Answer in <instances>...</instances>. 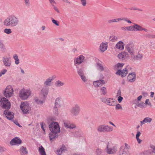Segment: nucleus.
Instances as JSON below:
<instances>
[{"instance_id":"obj_1","label":"nucleus","mask_w":155,"mask_h":155,"mask_svg":"<svg viewBox=\"0 0 155 155\" xmlns=\"http://www.w3.org/2000/svg\"><path fill=\"white\" fill-rule=\"evenodd\" d=\"M49 128L51 131L49 134V139L52 142L54 139L58 137V133L60 132V128L58 123L54 122H52L50 124Z\"/></svg>"},{"instance_id":"obj_2","label":"nucleus","mask_w":155,"mask_h":155,"mask_svg":"<svg viewBox=\"0 0 155 155\" xmlns=\"http://www.w3.org/2000/svg\"><path fill=\"white\" fill-rule=\"evenodd\" d=\"M19 23L18 18L14 15L8 16L3 21V25L5 26L14 27Z\"/></svg>"},{"instance_id":"obj_3","label":"nucleus","mask_w":155,"mask_h":155,"mask_svg":"<svg viewBox=\"0 0 155 155\" xmlns=\"http://www.w3.org/2000/svg\"><path fill=\"white\" fill-rule=\"evenodd\" d=\"M31 94L30 90L23 88L19 92L20 98L23 100H26L31 96Z\"/></svg>"},{"instance_id":"obj_4","label":"nucleus","mask_w":155,"mask_h":155,"mask_svg":"<svg viewBox=\"0 0 155 155\" xmlns=\"http://www.w3.org/2000/svg\"><path fill=\"white\" fill-rule=\"evenodd\" d=\"M97 130L99 133H108L112 131L113 128L106 124H101L97 126Z\"/></svg>"},{"instance_id":"obj_5","label":"nucleus","mask_w":155,"mask_h":155,"mask_svg":"<svg viewBox=\"0 0 155 155\" xmlns=\"http://www.w3.org/2000/svg\"><path fill=\"white\" fill-rule=\"evenodd\" d=\"M20 108L23 114H28L31 110V107L27 101L22 102Z\"/></svg>"},{"instance_id":"obj_6","label":"nucleus","mask_w":155,"mask_h":155,"mask_svg":"<svg viewBox=\"0 0 155 155\" xmlns=\"http://www.w3.org/2000/svg\"><path fill=\"white\" fill-rule=\"evenodd\" d=\"M0 105L3 108L9 109L11 107L10 102L6 98L0 94Z\"/></svg>"},{"instance_id":"obj_7","label":"nucleus","mask_w":155,"mask_h":155,"mask_svg":"<svg viewBox=\"0 0 155 155\" xmlns=\"http://www.w3.org/2000/svg\"><path fill=\"white\" fill-rule=\"evenodd\" d=\"M80 110V108L79 105L78 104H76L72 107L70 112L72 116L75 117L79 114Z\"/></svg>"},{"instance_id":"obj_8","label":"nucleus","mask_w":155,"mask_h":155,"mask_svg":"<svg viewBox=\"0 0 155 155\" xmlns=\"http://www.w3.org/2000/svg\"><path fill=\"white\" fill-rule=\"evenodd\" d=\"M102 101L107 105L110 106H114L116 102L115 99L111 98H104L102 99Z\"/></svg>"},{"instance_id":"obj_9","label":"nucleus","mask_w":155,"mask_h":155,"mask_svg":"<svg viewBox=\"0 0 155 155\" xmlns=\"http://www.w3.org/2000/svg\"><path fill=\"white\" fill-rule=\"evenodd\" d=\"M13 92V90L12 87L10 85L8 86L4 92V95L7 97H10Z\"/></svg>"},{"instance_id":"obj_10","label":"nucleus","mask_w":155,"mask_h":155,"mask_svg":"<svg viewBox=\"0 0 155 155\" xmlns=\"http://www.w3.org/2000/svg\"><path fill=\"white\" fill-rule=\"evenodd\" d=\"M105 150L107 153L108 154H114L117 151V149L116 147H110L109 142L107 143Z\"/></svg>"},{"instance_id":"obj_11","label":"nucleus","mask_w":155,"mask_h":155,"mask_svg":"<svg viewBox=\"0 0 155 155\" xmlns=\"http://www.w3.org/2000/svg\"><path fill=\"white\" fill-rule=\"evenodd\" d=\"M125 48L127 51H128L130 55H134L135 53L134 45L132 43H128L126 45Z\"/></svg>"},{"instance_id":"obj_12","label":"nucleus","mask_w":155,"mask_h":155,"mask_svg":"<svg viewBox=\"0 0 155 155\" xmlns=\"http://www.w3.org/2000/svg\"><path fill=\"white\" fill-rule=\"evenodd\" d=\"M85 57L83 55H81L75 58L74 60V65L76 64L79 65L84 61Z\"/></svg>"},{"instance_id":"obj_13","label":"nucleus","mask_w":155,"mask_h":155,"mask_svg":"<svg viewBox=\"0 0 155 155\" xmlns=\"http://www.w3.org/2000/svg\"><path fill=\"white\" fill-rule=\"evenodd\" d=\"M56 77L55 76H53L47 78L44 82V85L46 86L45 87L51 86L53 84L52 81Z\"/></svg>"},{"instance_id":"obj_14","label":"nucleus","mask_w":155,"mask_h":155,"mask_svg":"<svg viewBox=\"0 0 155 155\" xmlns=\"http://www.w3.org/2000/svg\"><path fill=\"white\" fill-rule=\"evenodd\" d=\"M127 66L126 68L123 69L122 71L120 70H118L116 73V74L119 75H121L122 77H125L126 76L127 73Z\"/></svg>"},{"instance_id":"obj_15","label":"nucleus","mask_w":155,"mask_h":155,"mask_svg":"<svg viewBox=\"0 0 155 155\" xmlns=\"http://www.w3.org/2000/svg\"><path fill=\"white\" fill-rule=\"evenodd\" d=\"M21 143V140L18 137L12 139L10 142V144L12 146L19 145Z\"/></svg>"},{"instance_id":"obj_16","label":"nucleus","mask_w":155,"mask_h":155,"mask_svg":"<svg viewBox=\"0 0 155 155\" xmlns=\"http://www.w3.org/2000/svg\"><path fill=\"white\" fill-rule=\"evenodd\" d=\"M7 118L9 120H12L14 118V113L8 110H5L3 112Z\"/></svg>"},{"instance_id":"obj_17","label":"nucleus","mask_w":155,"mask_h":155,"mask_svg":"<svg viewBox=\"0 0 155 155\" xmlns=\"http://www.w3.org/2000/svg\"><path fill=\"white\" fill-rule=\"evenodd\" d=\"M105 84V81L102 80H100L96 81H94L93 84L96 87H101L103 84Z\"/></svg>"},{"instance_id":"obj_18","label":"nucleus","mask_w":155,"mask_h":155,"mask_svg":"<svg viewBox=\"0 0 155 155\" xmlns=\"http://www.w3.org/2000/svg\"><path fill=\"white\" fill-rule=\"evenodd\" d=\"M3 62L6 67H9L11 64V61L10 58L4 57L3 58Z\"/></svg>"},{"instance_id":"obj_19","label":"nucleus","mask_w":155,"mask_h":155,"mask_svg":"<svg viewBox=\"0 0 155 155\" xmlns=\"http://www.w3.org/2000/svg\"><path fill=\"white\" fill-rule=\"evenodd\" d=\"M128 53L124 51L122 52L119 54L118 55V57L119 59L121 60H125L126 58L128 57Z\"/></svg>"},{"instance_id":"obj_20","label":"nucleus","mask_w":155,"mask_h":155,"mask_svg":"<svg viewBox=\"0 0 155 155\" xmlns=\"http://www.w3.org/2000/svg\"><path fill=\"white\" fill-rule=\"evenodd\" d=\"M19 151L20 155H27L28 153V151L26 147L24 146L20 147Z\"/></svg>"},{"instance_id":"obj_21","label":"nucleus","mask_w":155,"mask_h":155,"mask_svg":"<svg viewBox=\"0 0 155 155\" xmlns=\"http://www.w3.org/2000/svg\"><path fill=\"white\" fill-rule=\"evenodd\" d=\"M67 150L66 147L64 145H62L61 148L57 150L56 154L57 155H61L62 153Z\"/></svg>"},{"instance_id":"obj_22","label":"nucleus","mask_w":155,"mask_h":155,"mask_svg":"<svg viewBox=\"0 0 155 155\" xmlns=\"http://www.w3.org/2000/svg\"><path fill=\"white\" fill-rule=\"evenodd\" d=\"M48 92V89L46 87H43L41 90V93L45 99Z\"/></svg>"},{"instance_id":"obj_23","label":"nucleus","mask_w":155,"mask_h":155,"mask_svg":"<svg viewBox=\"0 0 155 155\" xmlns=\"http://www.w3.org/2000/svg\"><path fill=\"white\" fill-rule=\"evenodd\" d=\"M127 79L129 82H133L136 79V75L134 73L130 74L127 76Z\"/></svg>"},{"instance_id":"obj_24","label":"nucleus","mask_w":155,"mask_h":155,"mask_svg":"<svg viewBox=\"0 0 155 155\" xmlns=\"http://www.w3.org/2000/svg\"><path fill=\"white\" fill-rule=\"evenodd\" d=\"M107 43H102L100 45V49L102 52H104L107 49Z\"/></svg>"},{"instance_id":"obj_25","label":"nucleus","mask_w":155,"mask_h":155,"mask_svg":"<svg viewBox=\"0 0 155 155\" xmlns=\"http://www.w3.org/2000/svg\"><path fill=\"white\" fill-rule=\"evenodd\" d=\"M74 136L77 138H80L83 136V133L81 131H75L73 133Z\"/></svg>"},{"instance_id":"obj_26","label":"nucleus","mask_w":155,"mask_h":155,"mask_svg":"<svg viewBox=\"0 0 155 155\" xmlns=\"http://www.w3.org/2000/svg\"><path fill=\"white\" fill-rule=\"evenodd\" d=\"M152 120V119L151 118L146 117L144 118L143 120L140 121V126H142L143 124L147 123H150Z\"/></svg>"},{"instance_id":"obj_27","label":"nucleus","mask_w":155,"mask_h":155,"mask_svg":"<svg viewBox=\"0 0 155 155\" xmlns=\"http://www.w3.org/2000/svg\"><path fill=\"white\" fill-rule=\"evenodd\" d=\"M116 47L118 49L122 50L124 49V44L121 41H119L116 45Z\"/></svg>"},{"instance_id":"obj_28","label":"nucleus","mask_w":155,"mask_h":155,"mask_svg":"<svg viewBox=\"0 0 155 155\" xmlns=\"http://www.w3.org/2000/svg\"><path fill=\"white\" fill-rule=\"evenodd\" d=\"M64 85V82L59 80L56 81L55 83V85L57 87L63 86Z\"/></svg>"},{"instance_id":"obj_29","label":"nucleus","mask_w":155,"mask_h":155,"mask_svg":"<svg viewBox=\"0 0 155 155\" xmlns=\"http://www.w3.org/2000/svg\"><path fill=\"white\" fill-rule=\"evenodd\" d=\"M38 151L39 152L40 155H46L45 150L42 146H41L38 147Z\"/></svg>"},{"instance_id":"obj_30","label":"nucleus","mask_w":155,"mask_h":155,"mask_svg":"<svg viewBox=\"0 0 155 155\" xmlns=\"http://www.w3.org/2000/svg\"><path fill=\"white\" fill-rule=\"evenodd\" d=\"M45 99L43 100H41L39 99L37 97H35L34 99V101L36 102V103L38 104H42L43 103L45 102Z\"/></svg>"},{"instance_id":"obj_31","label":"nucleus","mask_w":155,"mask_h":155,"mask_svg":"<svg viewBox=\"0 0 155 155\" xmlns=\"http://www.w3.org/2000/svg\"><path fill=\"white\" fill-rule=\"evenodd\" d=\"M0 49L3 52L6 51V48L2 40H0Z\"/></svg>"},{"instance_id":"obj_32","label":"nucleus","mask_w":155,"mask_h":155,"mask_svg":"<svg viewBox=\"0 0 155 155\" xmlns=\"http://www.w3.org/2000/svg\"><path fill=\"white\" fill-rule=\"evenodd\" d=\"M96 67L97 70L101 71H103L104 70V67L102 65L101 63H97Z\"/></svg>"},{"instance_id":"obj_33","label":"nucleus","mask_w":155,"mask_h":155,"mask_svg":"<svg viewBox=\"0 0 155 155\" xmlns=\"http://www.w3.org/2000/svg\"><path fill=\"white\" fill-rule=\"evenodd\" d=\"M121 21V18L114 19H109L108 20V24H110L112 23L117 22L118 21Z\"/></svg>"},{"instance_id":"obj_34","label":"nucleus","mask_w":155,"mask_h":155,"mask_svg":"<svg viewBox=\"0 0 155 155\" xmlns=\"http://www.w3.org/2000/svg\"><path fill=\"white\" fill-rule=\"evenodd\" d=\"M118 38L116 36L112 35L110 36L109 39L110 41L112 42L116 41L117 40Z\"/></svg>"},{"instance_id":"obj_35","label":"nucleus","mask_w":155,"mask_h":155,"mask_svg":"<svg viewBox=\"0 0 155 155\" xmlns=\"http://www.w3.org/2000/svg\"><path fill=\"white\" fill-rule=\"evenodd\" d=\"M134 29L135 30V31H141L142 27L140 26L137 24H134Z\"/></svg>"},{"instance_id":"obj_36","label":"nucleus","mask_w":155,"mask_h":155,"mask_svg":"<svg viewBox=\"0 0 155 155\" xmlns=\"http://www.w3.org/2000/svg\"><path fill=\"white\" fill-rule=\"evenodd\" d=\"M100 90L101 92L104 95H105L107 93V89L105 87L101 88Z\"/></svg>"},{"instance_id":"obj_37","label":"nucleus","mask_w":155,"mask_h":155,"mask_svg":"<svg viewBox=\"0 0 155 155\" xmlns=\"http://www.w3.org/2000/svg\"><path fill=\"white\" fill-rule=\"evenodd\" d=\"M60 98H57L55 100L54 105L55 106H57L58 107H59L60 106Z\"/></svg>"},{"instance_id":"obj_38","label":"nucleus","mask_w":155,"mask_h":155,"mask_svg":"<svg viewBox=\"0 0 155 155\" xmlns=\"http://www.w3.org/2000/svg\"><path fill=\"white\" fill-rule=\"evenodd\" d=\"M137 106L138 107L142 108H143L145 107V103H144L143 101L138 102Z\"/></svg>"},{"instance_id":"obj_39","label":"nucleus","mask_w":155,"mask_h":155,"mask_svg":"<svg viewBox=\"0 0 155 155\" xmlns=\"http://www.w3.org/2000/svg\"><path fill=\"white\" fill-rule=\"evenodd\" d=\"M58 107L54 106L53 107V110L54 114L57 116L58 114Z\"/></svg>"},{"instance_id":"obj_40","label":"nucleus","mask_w":155,"mask_h":155,"mask_svg":"<svg viewBox=\"0 0 155 155\" xmlns=\"http://www.w3.org/2000/svg\"><path fill=\"white\" fill-rule=\"evenodd\" d=\"M143 154L144 155H151L152 152L150 150H145L143 152Z\"/></svg>"},{"instance_id":"obj_41","label":"nucleus","mask_w":155,"mask_h":155,"mask_svg":"<svg viewBox=\"0 0 155 155\" xmlns=\"http://www.w3.org/2000/svg\"><path fill=\"white\" fill-rule=\"evenodd\" d=\"M103 153V150L101 149L97 148L96 149V155H101Z\"/></svg>"},{"instance_id":"obj_42","label":"nucleus","mask_w":155,"mask_h":155,"mask_svg":"<svg viewBox=\"0 0 155 155\" xmlns=\"http://www.w3.org/2000/svg\"><path fill=\"white\" fill-rule=\"evenodd\" d=\"M119 155H130L128 152L124 150H120Z\"/></svg>"},{"instance_id":"obj_43","label":"nucleus","mask_w":155,"mask_h":155,"mask_svg":"<svg viewBox=\"0 0 155 155\" xmlns=\"http://www.w3.org/2000/svg\"><path fill=\"white\" fill-rule=\"evenodd\" d=\"M125 147L124 149L121 148L120 150H124L127 152L128 150L130 148V146L127 143H125Z\"/></svg>"},{"instance_id":"obj_44","label":"nucleus","mask_w":155,"mask_h":155,"mask_svg":"<svg viewBox=\"0 0 155 155\" xmlns=\"http://www.w3.org/2000/svg\"><path fill=\"white\" fill-rule=\"evenodd\" d=\"M124 65V64L122 63H118L115 65V67L116 68H122Z\"/></svg>"},{"instance_id":"obj_45","label":"nucleus","mask_w":155,"mask_h":155,"mask_svg":"<svg viewBox=\"0 0 155 155\" xmlns=\"http://www.w3.org/2000/svg\"><path fill=\"white\" fill-rule=\"evenodd\" d=\"M71 123L68 121H67L64 122V126L66 128H70L71 126Z\"/></svg>"},{"instance_id":"obj_46","label":"nucleus","mask_w":155,"mask_h":155,"mask_svg":"<svg viewBox=\"0 0 155 155\" xmlns=\"http://www.w3.org/2000/svg\"><path fill=\"white\" fill-rule=\"evenodd\" d=\"M4 32L5 33L9 34L12 33L11 30L10 28H5L4 30Z\"/></svg>"},{"instance_id":"obj_47","label":"nucleus","mask_w":155,"mask_h":155,"mask_svg":"<svg viewBox=\"0 0 155 155\" xmlns=\"http://www.w3.org/2000/svg\"><path fill=\"white\" fill-rule=\"evenodd\" d=\"M143 57V54H138L136 56V59L137 60H140L142 59Z\"/></svg>"},{"instance_id":"obj_48","label":"nucleus","mask_w":155,"mask_h":155,"mask_svg":"<svg viewBox=\"0 0 155 155\" xmlns=\"http://www.w3.org/2000/svg\"><path fill=\"white\" fill-rule=\"evenodd\" d=\"M78 73L80 76L84 74L83 71L81 68L78 69Z\"/></svg>"},{"instance_id":"obj_49","label":"nucleus","mask_w":155,"mask_h":155,"mask_svg":"<svg viewBox=\"0 0 155 155\" xmlns=\"http://www.w3.org/2000/svg\"><path fill=\"white\" fill-rule=\"evenodd\" d=\"M121 20H123L131 24L132 23L131 21H130L126 17L123 18H121Z\"/></svg>"},{"instance_id":"obj_50","label":"nucleus","mask_w":155,"mask_h":155,"mask_svg":"<svg viewBox=\"0 0 155 155\" xmlns=\"http://www.w3.org/2000/svg\"><path fill=\"white\" fill-rule=\"evenodd\" d=\"M121 20H123L131 24L132 23L131 21H130L126 17L123 18H121Z\"/></svg>"},{"instance_id":"obj_51","label":"nucleus","mask_w":155,"mask_h":155,"mask_svg":"<svg viewBox=\"0 0 155 155\" xmlns=\"http://www.w3.org/2000/svg\"><path fill=\"white\" fill-rule=\"evenodd\" d=\"M81 80L84 82L87 81V79L86 78V77L84 75V74L83 75L80 76Z\"/></svg>"},{"instance_id":"obj_52","label":"nucleus","mask_w":155,"mask_h":155,"mask_svg":"<svg viewBox=\"0 0 155 155\" xmlns=\"http://www.w3.org/2000/svg\"><path fill=\"white\" fill-rule=\"evenodd\" d=\"M25 6L28 7L30 6V2L29 0H24Z\"/></svg>"},{"instance_id":"obj_53","label":"nucleus","mask_w":155,"mask_h":155,"mask_svg":"<svg viewBox=\"0 0 155 155\" xmlns=\"http://www.w3.org/2000/svg\"><path fill=\"white\" fill-rule=\"evenodd\" d=\"M134 25H132L128 26V31H135Z\"/></svg>"},{"instance_id":"obj_54","label":"nucleus","mask_w":155,"mask_h":155,"mask_svg":"<svg viewBox=\"0 0 155 155\" xmlns=\"http://www.w3.org/2000/svg\"><path fill=\"white\" fill-rule=\"evenodd\" d=\"M115 109L116 110L122 109V107L120 104H118L116 105Z\"/></svg>"},{"instance_id":"obj_55","label":"nucleus","mask_w":155,"mask_h":155,"mask_svg":"<svg viewBox=\"0 0 155 155\" xmlns=\"http://www.w3.org/2000/svg\"><path fill=\"white\" fill-rule=\"evenodd\" d=\"M145 104H146V105H148L150 106V107L152 106L151 104V103L149 101V99H147L145 101Z\"/></svg>"},{"instance_id":"obj_56","label":"nucleus","mask_w":155,"mask_h":155,"mask_svg":"<svg viewBox=\"0 0 155 155\" xmlns=\"http://www.w3.org/2000/svg\"><path fill=\"white\" fill-rule=\"evenodd\" d=\"M6 149L4 147L0 146V153H2L5 152Z\"/></svg>"},{"instance_id":"obj_57","label":"nucleus","mask_w":155,"mask_h":155,"mask_svg":"<svg viewBox=\"0 0 155 155\" xmlns=\"http://www.w3.org/2000/svg\"><path fill=\"white\" fill-rule=\"evenodd\" d=\"M52 6H53L54 9L58 13H59L60 12L58 10V8L55 5H54V4L52 5Z\"/></svg>"},{"instance_id":"obj_58","label":"nucleus","mask_w":155,"mask_h":155,"mask_svg":"<svg viewBox=\"0 0 155 155\" xmlns=\"http://www.w3.org/2000/svg\"><path fill=\"white\" fill-rule=\"evenodd\" d=\"M52 19V22L55 24L57 26H59V22L58 21H57L55 20L53 18H51Z\"/></svg>"},{"instance_id":"obj_59","label":"nucleus","mask_w":155,"mask_h":155,"mask_svg":"<svg viewBox=\"0 0 155 155\" xmlns=\"http://www.w3.org/2000/svg\"><path fill=\"white\" fill-rule=\"evenodd\" d=\"M7 72V70L5 69H4L2 70L0 72V77H1L2 75L4 74Z\"/></svg>"},{"instance_id":"obj_60","label":"nucleus","mask_w":155,"mask_h":155,"mask_svg":"<svg viewBox=\"0 0 155 155\" xmlns=\"http://www.w3.org/2000/svg\"><path fill=\"white\" fill-rule=\"evenodd\" d=\"M82 5L84 6H86V0H80Z\"/></svg>"},{"instance_id":"obj_61","label":"nucleus","mask_w":155,"mask_h":155,"mask_svg":"<svg viewBox=\"0 0 155 155\" xmlns=\"http://www.w3.org/2000/svg\"><path fill=\"white\" fill-rule=\"evenodd\" d=\"M121 29L123 31H128V26H124L121 27Z\"/></svg>"},{"instance_id":"obj_62","label":"nucleus","mask_w":155,"mask_h":155,"mask_svg":"<svg viewBox=\"0 0 155 155\" xmlns=\"http://www.w3.org/2000/svg\"><path fill=\"white\" fill-rule=\"evenodd\" d=\"M76 126L75 124L72 123H71V126L70 127V129H73L75 128Z\"/></svg>"},{"instance_id":"obj_63","label":"nucleus","mask_w":155,"mask_h":155,"mask_svg":"<svg viewBox=\"0 0 155 155\" xmlns=\"http://www.w3.org/2000/svg\"><path fill=\"white\" fill-rule=\"evenodd\" d=\"M151 148L152 150H151L152 153H155V146H151Z\"/></svg>"},{"instance_id":"obj_64","label":"nucleus","mask_w":155,"mask_h":155,"mask_svg":"<svg viewBox=\"0 0 155 155\" xmlns=\"http://www.w3.org/2000/svg\"><path fill=\"white\" fill-rule=\"evenodd\" d=\"M138 102V101L137 99H135L132 101V103L133 104H135L136 106Z\"/></svg>"}]
</instances>
